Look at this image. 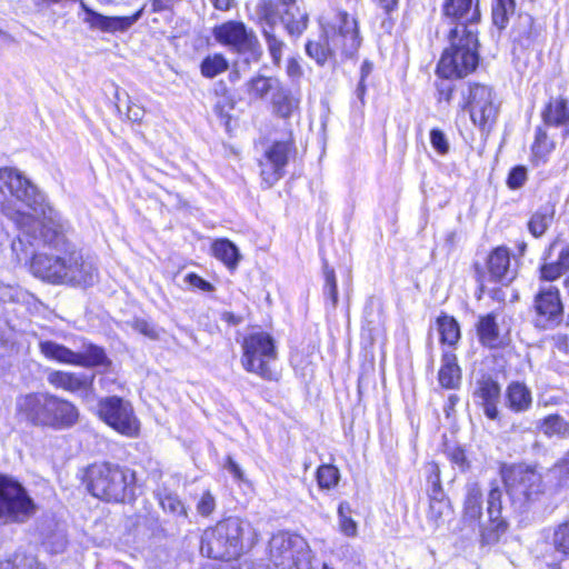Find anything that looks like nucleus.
Here are the masks:
<instances>
[{"mask_svg": "<svg viewBox=\"0 0 569 569\" xmlns=\"http://www.w3.org/2000/svg\"><path fill=\"white\" fill-rule=\"evenodd\" d=\"M0 193L27 209L24 211L4 203L2 212L26 234L34 240L42 239L54 250L33 256L30 269L36 277L52 283L88 286L93 282L96 269L67 240L60 214L21 171L10 167L0 168Z\"/></svg>", "mask_w": 569, "mask_h": 569, "instance_id": "obj_1", "label": "nucleus"}, {"mask_svg": "<svg viewBox=\"0 0 569 569\" xmlns=\"http://www.w3.org/2000/svg\"><path fill=\"white\" fill-rule=\"evenodd\" d=\"M257 540L258 532L249 521L229 517L203 532L200 550L208 558L229 561L240 557Z\"/></svg>", "mask_w": 569, "mask_h": 569, "instance_id": "obj_2", "label": "nucleus"}, {"mask_svg": "<svg viewBox=\"0 0 569 569\" xmlns=\"http://www.w3.org/2000/svg\"><path fill=\"white\" fill-rule=\"evenodd\" d=\"M323 38L319 41H308L307 54L319 66L330 58L352 56L360 46L358 24L353 17L345 11H337L332 17L321 21Z\"/></svg>", "mask_w": 569, "mask_h": 569, "instance_id": "obj_3", "label": "nucleus"}, {"mask_svg": "<svg viewBox=\"0 0 569 569\" xmlns=\"http://www.w3.org/2000/svg\"><path fill=\"white\" fill-rule=\"evenodd\" d=\"M89 492L101 500L123 502L134 496L136 473L118 465H91L86 471Z\"/></svg>", "mask_w": 569, "mask_h": 569, "instance_id": "obj_4", "label": "nucleus"}, {"mask_svg": "<svg viewBox=\"0 0 569 569\" xmlns=\"http://www.w3.org/2000/svg\"><path fill=\"white\" fill-rule=\"evenodd\" d=\"M447 48L437 66V73L443 79L463 78L473 72L479 62L478 39L473 30L453 28L449 33Z\"/></svg>", "mask_w": 569, "mask_h": 569, "instance_id": "obj_5", "label": "nucleus"}, {"mask_svg": "<svg viewBox=\"0 0 569 569\" xmlns=\"http://www.w3.org/2000/svg\"><path fill=\"white\" fill-rule=\"evenodd\" d=\"M37 512V505L24 487L7 476H0V525L22 523Z\"/></svg>", "mask_w": 569, "mask_h": 569, "instance_id": "obj_6", "label": "nucleus"}, {"mask_svg": "<svg viewBox=\"0 0 569 569\" xmlns=\"http://www.w3.org/2000/svg\"><path fill=\"white\" fill-rule=\"evenodd\" d=\"M502 478L508 495L520 505L536 501L545 491L542 475L533 466H509L503 469Z\"/></svg>", "mask_w": 569, "mask_h": 569, "instance_id": "obj_7", "label": "nucleus"}, {"mask_svg": "<svg viewBox=\"0 0 569 569\" xmlns=\"http://www.w3.org/2000/svg\"><path fill=\"white\" fill-rule=\"evenodd\" d=\"M241 348L243 369L263 379H271L270 362L277 358L273 338L263 331L251 332L243 338Z\"/></svg>", "mask_w": 569, "mask_h": 569, "instance_id": "obj_8", "label": "nucleus"}, {"mask_svg": "<svg viewBox=\"0 0 569 569\" xmlns=\"http://www.w3.org/2000/svg\"><path fill=\"white\" fill-rule=\"evenodd\" d=\"M39 349L41 355L48 360L64 365L93 368L106 366L110 362L103 348L84 340L79 350H71L51 340H41Z\"/></svg>", "mask_w": 569, "mask_h": 569, "instance_id": "obj_9", "label": "nucleus"}, {"mask_svg": "<svg viewBox=\"0 0 569 569\" xmlns=\"http://www.w3.org/2000/svg\"><path fill=\"white\" fill-rule=\"evenodd\" d=\"M99 417L111 428L127 437H136L140 423L130 402L119 397H106L99 401Z\"/></svg>", "mask_w": 569, "mask_h": 569, "instance_id": "obj_10", "label": "nucleus"}, {"mask_svg": "<svg viewBox=\"0 0 569 569\" xmlns=\"http://www.w3.org/2000/svg\"><path fill=\"white\" fill-rule=\"evenodd\" d=\"M212 34L218 43L238 53H250L254 58L260 54V46L254 32L241 21L229 20L216 26Z\"/></svg>", "mask_w": 569, "mask_h": 569, "instance_id": "obj_11", "label": "nucleus"}, {"mask_svg": "<svg viewBox=\"0 0 569 569\" xmlns=\"http://www.w3.org/2000/svg\"><path fill=\"white\" fill-rule=\"evenodd\" d=\"M472 122L480 128L492 123L498 114L492 89L485 84L473 83L469 86V93L465 104Z\"/></svg>", "mask_w": 569, "mask_h": 569, "instance_id": "obj_12", "label": "nucleus"}, {"mask_svg": "<svg viewBox=\"0 0 569 569\" xmlns=\"http://www.w3.org/2000/svg\"><path fill=\"white\" fill-rule=\"evenodd\" d=\"M51 393L29 392L17 397L14 415L20 422L34 427H47Z\"/></svg>", "mask_w": 569, "mask_h": 569, "instance_id": "obj_13", "label": "nucleus"}, {"mask_svg": "<svg viewBox=\"0 0 569 569\" xmlns=\"http://www.w3.org/2000/svg\"><path fill=\"white\" fill-rule=\"evenodd\" d=\"M291 146L286 141H277L269 146L260 159V176L266 188L272 187L284 176Z\"/></svg>", "mask_w": 569, "mask_h": 569, "instance_id": "obj_14", "label": "nucleus"}, {"mask_svg": "<svg viewBox=\"0 0 569 569\" xmlns=\"http://www.w3.org/2000/svg\"><path fill=\"white\" fill-rule=\"evenodd\" d=\"M535 323L542 329L558 326L562 319V303L556 287L541 289L535 298Z\"/></svg>", "mask_w": 569, "mask_h": 569, "instance_id": "obj_15", "label": "nucleus"}, {"mask_svg": "<svg viewBox=\"0 0 569 569\" xmlns=\"http://www.w3.org/2000/svg\"><path fill=\"white\" fill-rule=\"evenodd\" d=\"M487 512L489 521L481 528V543L493 545L507 530V522L502 517V491L492 488L488 495Z\"/></svg>", "mask_w": 569, "mask_h": 569, "instance_id": "obj_16", "label": "nucleus"}, {"mask_svg": "<svg viewBox=\"0 0 569 569\" xmlns=\"http://www.w3.org/2000/svg\"><path fill=\"white\" fill-rule=\"evenodd\" d=\"M278 6L272 3H260L258 7L259 23L274 64L281 62L284 48V42L274 33L278 23Z\"/></svg>", "mask_w": 569, "mask_h": 569, "instance_id": "obj_17", "label": "nucleus"}, {"mask_svg": "<svg viewBox=\"0 0 569 569\" xmlns=\"http://www.w3.org/2000/svg\"><path fill=\"white\" fill-rule=\"evenodd\" d=\"M80 7L86 13L83 18V22L89 26V28L99 30L102 32H118L126 31L131 26H133L141 17L142 9L137 11L134 14L129 17H107L103 16L91 8H89L83 1L80 2Z\"/></svg>", "mask_w": 569, "mask_h": 569, "instance_id": "obj_18", "label": "nucleus"}, {"mask_svg": "<svg viewBox=\"0 0 569 569\" xmlns=\"http://www.w3.org/2000/svg\"><path fill=\"white\" fill-rule=\"evenodd\" d=\"M47 380L54 388L79 393L84 400H89L93 396V376L54 370L48 373Z\"/></svg>", "mask_w": 569, "mask_h": 569, "instance_id": "obj_19", "label": "nucleus"}, {"mask_svg": "<svg viewBox=\"0 0 569 569\" xmlns=\"http://www.w3.org/2000/svg\"><path fill=\"white\" fill-rule=\"evenodd\" d=\"M262 3L278 6V21H281L291 37H300L308 27V13L298 0H270Z\"/></svg>", "mask_w": 569, "mask_h": 569, "instance_id": "obj_20", "label": "nucleus"}, {"mask_svg": "<svg viewBox=\"0 0 569 569\" xmlns=\"http://www.w3.org/2000/svg\"><path fill=\"white\" fill-rule=\"evenodd\" d=\"M443 12L462 34L463 29L472 30L471 24L480 19L479 0H446Z\"/></svg>", "mask_w": 569, "mask_h": 569, "instance_id": "obj_21", "label": "nucleus"}, {"mask_svg": "<svg viewBox=\"0 0 569 569\" xmlns=\"http://www.w3.org/2000/svg\"><path fill=\"white\" fill-rule=\"evenodd\" d=\"M293 549L308 551V545L302 537L286 532H279L270 540V552L276 558V565H284V560H293Z\"/></svg>", "mask_w": 569, "mask_h": 569, "instance_id": "obj_22", "label": "nucleus"}, {"mask_svg": "<svg viewBox=\"0 0 569 569\" xmlns=\"http://www.w3.org/2000/svg\"><path fill=\"white\" fill-rule=\"evenodd\" d=\"M79 418L78 409L68 400L51 395L47 427L64 429L73 426Z\"/></svg>", "mask_w": 569, "mask_h": 569, "instance_id": "obj_23", "label": "nucleus"}, {"mask_svg": "<svg viewBox=\"0 0 569 569\" xmlns=\"http://www.w3.org/2000/svg\"><path fill=\"white\" fill-rule=\"evenodd\" d=\"M500 386L492 379H482L478 382L475 398L482 407L487 418L496 420L499 417L498 403L500 400Z\"/></svg>", "mask_w": 569, "mask_h": 569, "instance_id": "obj_24", "label": "nucleus"}, {"mask_svg": "<svg viewBox=\"0 0 569 569\" xmlns=\"http://www.w3.org/2000/svg\"><path fill=\"white\" fill-rule=\"evenodd\" d=\"M487 269L492 281L508 283L515 277L510 268V252L507 248H496L488 257Z\"/></svg>", "mask_w": 569, "mask_h": 569, "instance_id": "obj_25", "label": "nucleus"}, {"mask_svg": "<svg viewBox=\"0 0 569 569\" xmlns=\"http://www.w3.org/2000/svg\"><path fill=\"white\" fill-rule=\"evenodd\" d=\"M499 312L492 311L487 315L479 316L476 325L477 335L482 346L488 348H497L501 343L500 329L498 326Z\"/></svg>", "mask_w": 569, "mask_h": 569, "instance_id": "obj_26", "label": "nucleus"}, {"mask_svg": "<svg viewBox=\"0 0 569 569\" xmlns=\"http://www.w3.org/2000/svg\"><path fill=\"white\" fill-rule=\"evenodd\" d=\"M271 104L277 116L288 119L299 112L300 94L278 86L272 92Z\"/></svg>", "mask_w": 569, "mask_h": 569, "instance_id": "obj_27", "label": "nucleus"}, {"mask_svg": "<svg viewBox=\"0 0 569 569\" xmlns=\"http://www.w3.org/2000/svg\"><path fill=\"white\" fill-rule=\"evenodd\" d=\"M438 381L446 389H458L461 385V369L457 356L452 351L442 353Z\"/></svg>", "mask_w": 569, "mask_h": 569, "instance_id": "obj_28", "label": "nucleus"}, {"mask_svg": "<svg viewBox=\"0 0 569 569\" xmlns=\"http://www.w3.org/2000/svg\"><path fill=\"white\" fill-rule=\"evenodd\" d=\"M545 122L559 127L565 136H569V99H556L551 101L543 112Z\"/></svg>", "mask_w": 569, "mask_h": 569, "instance_id": "obj_29", "label": "nucleus"}, {"mask_svg": "<svg viewBox=\"0 0 569 569\" xmlns=\"http://www.w3.org/2000/svg\"><path fill=\"white\" fill-rule=\"evenodd\" d=\"M506 401L513 412L527 411L532 403L531 391L521 382H511L506 391Z\"/></svg>", "mask_w": 569, "mask_h": 569, "instance_id": "obj_30", "label": "nucleus"}, {"mask_svg": "<svg viewBox=\"0 0 569 569\" xmlns=\"http://www.w3.org/2000/svg\"><path fill=\"white\" fill-rule=\"evenodd\" d=\"M451 516V507L439 487H435L430 496L427 518L435 528L440 527Z\"/></svg>", "mask_w": 569, "mask_h": 569, "instance_id": "obj_31", "label": "nucleus"}, {"mask_svg": "<svg viewBox=\"0 0 569 569\" xmlns=\"http://www.w3.org/2000/svg\"><path fill=\"white\" fill-rule=\"evenodd\" d=\"M555 209L552 206L546 204L540 207L528 221L529 232L533 237H541L553 221Z\"/></svg>", "mask_w": 569, "mask_h": 569, "instance_id": "obj_32", "label": "nucleus"}, {"mask_svg": "<svg viewBox=\"0 0 569 569\" xmlns=\"http://www.w3.org/2000/svg\"><path fill=\"white\" fill-rule=\"evenodd\" d=\"M437 327L442 343L455 346L460 337V327L458 321L448 315H442L437 319Z\"/></svg>", "mask_w": 569, "mask_h": 569, "instance_id": "obj_33", "label": "nucleus"}, {"mask_svg": "<svg viewBox=\"0 0 569 569\" xmlns=\"http://www.w3.org/2000/svg\"><path fill=\"white\" fill-rule=\"evenodd\" d=\"M481 502L482 495L477 486L468 488L467 497L463 506V520L469 522H476L481 517Z\"/></svg>", "mask_w": 569, "mask_h": 569, "instance_id": "obj_34", "label": "nucleus"}, {"mask_svg": "<svg viewBox=\"0 0 569 569\" xmlns=\"http://www.w3.org/2000/svg\"><path fill=\"white\" fill-rule=\"evenodd\" d=\"M538 428L547 437H569V422L559 415L547 416L538 423Z\"/></svg>", "mask_w": 569, "mask_h": 569, "instance_id": "obj_35", "label": "nucleus"}, {"mask_svg": "<svg viewBox=\"0 0 569 569\" xmlns=\"http://www.w3.org/2000/svg\"><path fill=\"white\" fill-rule=\"evenodd\" d=\"M212 252L229 268H234L239 261L238 248L227 239L216 240L212 244Z\"/></svg>", "mask_w": 569, "mask_h": 569, "instance_id": "obj_36", "label": "nucleus"}, {"mask_svg": "<svg viewBox=\"0 0 569 569\" xmlns=\"http://www.w3.org/2000/svg\"><path fill=\"white\" fill-rule=\"evenodd\" d=\"M553 148L555 143L548 138L547 133L541 129H538L531 148L532 161L536 166L545 163Z\"/></svg>", "mask_w": 569, "mask_h": 569, "instance_id": "obj_37", "label": "nucleus"}, {"mask_svg": "<svg viewBox=\"0 0 569 569\" xmlns=\"http://www.w3.org/2000/svg\"><path fill=\"white\" fill-rule=\"evenodd\" d=\"M229 67L227 59L221 53H214L207 56L201 64L200 71L204 78L212 79L222 72H224Z\"/></svg>", "mask_w": 569, "mask_h": 569, "instance_id": "obj_38", "label": "nucleus"}, {"mask_svg": "<svg viewBox=\"0 0 569 569\" xmlns=\"http://www.w3.org/2000/svg\"><path fill=\"white\" fill-rule=\"evenodd\" d=\"M515 12V0L492 1V22L499 29H505L509 17Z\"/></svg>", "mask_w": 569, "mask_h": 569, "instance_id": "obj_39", "label": "nucleus"}, {"mask_svg": "<svg viewBox=\"0 0 569 569\" xmlns=\"http://www.w3.org/2000/svg\"><path fill=\"white\" fill-rule=\"evenodd\" d=\"M549 477L558 487H569V450L549 469Z\"/></svg>", "mask_w": 569, "mask_h": 569, "instance_id": "obj_40", "label": "nucleus"}, {"mask_svg": "<svg viewBox=\"0 0 569 569\" xmlns=\"http://www.w3.org/2000/svg\"><path fill=\"white\" fill-rule=\"evenodd\" d=\"M278 87V81L272 78L258 76L248 82L249 94L256 98H263L269 91H274Z\"/></svg>", "mask_w": 569, "mask_h": 569, "instance_id": "obj_41", "label": "nucleus"}, {"mask_svg": "<svg viewBox=\"0 0 569 569\" xmlns=\"http://www.w3.org/2000/svg\"><path fill=\"white\" fill-rule=\"evenodd\" d=\"M351 509L348 502H341L338 507L339 527L347 537H356L358 532L357 522L350 517Z\"/></svg>", "mask_w": 569, "mask_h": 569, "instance_id": "obj_42", "label": "nucleus"}, {"mask_svg": "<svg viewBox=\"0 0 569 569\" xmlns=\"http://www.w3.org/2000/svg\"><path fill=\"white\" fill-rule=\"evenodd\" d=\"M339 476V470L332 465H322L317 470V481L322 489L336 487Z\"/></svg>", "mask_w": 569, "mask_h": 569, "instance_id": "obj_43", "label": "nucleus"}, {"mask_svg": "<svg viewBox=\"0 0 569 569\" xmlns=\"http://www.w3.org/2000/svg\"><path fill=\"white\" fill-rule=\"evenodd\" d=\"M159 502L164 511L173 516H187L184 505L176 493H159Z\"/></svg>", "mask_w": 569, "mask_h": 569, "instance_id": "obj_44", "label": "nucleus"}, {"mask_svg": "<svg viewBox=\"0 0 569 569\" xmlns=\"http://www.w3.org/2000/svg\"><path fill=\"white\" fill-rule=\"evenodd\" d=\"M0 569H44L33 558L16 555L12 559L0 561Z\"/></svg>", "mask_w": 569, "mask_h": 569, "instance_id": "obj_45", "label": "nucleus"}, {"mask_svg": "<svg viewBox=\"0 0 569 569\" xmlns=\"http://www.w3.org/2000/svg\"><path fill=\"white\" fill-rule=\"evenodd\" d=\"M552 542L557 551L569 556V522H563L555 529Z\"/></svg>", "mask_w": 569, "mask_h": 569, "instance_id": "obj_46", "label": "nucleus"}, {"mask_svg": "<svg viewBox=\"0 0 569 569\" xmlns=\"http://www.w3.org/2000/svg\"><path fill=\"white\" fill-rule=\"evenodd\" d=\"M216 509V498L210 490H206L201 493L200 498L196 503L197 512L202 517H209Z\"/></svg>", "mask_w": 569, "mask_h": 569, "instance_id": "obj_47", "label": "nucleus"}, {"mask_svg": "<svg viewBox=\"0 0 569 569\" xmlns=\"http://www.w3.org/2000/svg\"><path fill=\"white\" fill-rule=\"evenodd\" d=\"M430 142L432 148L439 154H446L449 150V143L446 138V134L439 129H432L430 131Z\"/></svg>", "mask_w": 569, "mask_h": 569, "instance_id": "obj_48", "label": "nucleus"}, {"mask_svg": "<svg viewBox=\"0 0 569 569\" xmlns=\"http://www.w3.org/2000/svg\"><path fill=\"white\" fill-rule=\"evenodd\" d=\"M447 457L449 460L459 467L461 470H466L468 468V460L465 453V450L458 446L448 447L446 450Z\"/></svg>", "mask_w": 569, "mask_h": 569, "instance_id": "obj_49", "label": "nucleus"}, {"mask_svg": "<svg viewBox=\"0 0 569 569\" xmlns=\"http://www.w3.org/2000/svg\"><path fill=\"white\" fill-rule=\"evenodd\" d=\"M566 270L558 263V261L545 263L541 269V279L547 281H553L562 276Z\"/></svg>", "mask_w": 569, "mask_h": 569, "instance_id": "obj_50", "label": "nucleus"}, {"mask_svg": "<svg viewBox=\"0 0 569 569\" xmlns=\"http://www.w3.org/2000/svg\"><path fill=\"white\" fill-rule=\"evenodd\" d=\"M326 277V284H325V293L328 295L332 301L333 305L337 303L338 300V288H337V280L335 276V271L326 270L325 271Z\"/></svg>", "mask_w": 569, "mask_h": 569, "instance_id": "obj_51", "label": "nucleus"}, {"mask_svg": "<svg viewBox=\"0 0 569 569\" xmlns=\"http://www.w3.org/2000/svg\"><path fill=\"white\" fill-rule=\"evenodd\" d=\"M527 179V171L523 167L513 168L508 177V186L511 189H518L523 186Z\"/></svg>", "mask_w": 569, "mask_h": 569, "instance_id": "obj_52", "label": "nucleus"}, {"mask_svg": "<svg viewBox=\"0 0 569 569\" xmlns=\"http://www.w3.org/2000/svg\"><path fill=\"white\" fill-rule=\"evenodd\" d=\"M184 281L189 286H191L193 288H198L202 291L209 292V291L213 290V286L210 282L206 281L204 279H202L201 277H199L196 273H188L184 278Z\"/></svg>", "mask_w": 569, "mask_h": 569, "instance_id": "obj_53", "label": "nucleus"}, {"mask_svg": "<svg viewBox=\"0 0 569 569\" xmlns=\"http://www.w3.org/2000/svg\"><path fill=\"white\" fill-rule=\"evenodd\" d=\"M133 328L140 333L153 339L158 336L156 328L143 319H136L133 322Z\"/></svg>", "mask_w": 569, "mask_h": 569, "instance_id": "obj_54", "label": "nucleus"}, {"mask_svg": "<svg viewBox=\"0 0 569 569\" xmlns=\"http://www.w3.org/2000/svg\"><path fill=\"white\" fill-rule=\"evenodd\" d=\"M438 101L449 103L453 92V86L450 82L441 81L437 86Z\"/></svg>", "mask_w": 569, "mask_h": 569, "instance_id": "obj_55", "label": "nucleus"}, {"mask_svg": "<svg viewBox=\"0 0 569 569\" xmlns=\"http://www.w3.org/2000/svg\"><path fill=\"white\" fill-rule=\"evenodd\" d=\"M143 114H144L143 108L137 103L132 102L127 108V117L129 120H131L133 122L140 121L143 117Z\"/></svg>", "mask_w": 569, "mask_h": 569, "instance_id": "obj_56", "label": "nucleus"}, {"mask_svg": "<svg viewBox=\"0 0 569 569\" xmlns=\"http://www.w3.org/2000/svg\"><path fill=\"white\" fill-rule=\"evenodd\" d=\"M287 73L292 79L301 77L302 69H301L299 62L296 59L291 58V59L288 60Z\"/></svg>", "mask_w": 569, "mask_h": 569, "instance_id": "obj_57", "label": "nucleus"}, {"mask_svg": "<svg viewBox=\"0 0 569 569\" xmlns=\"http://www.w3.org/2000/svg\"><path fill=\"white\" fill-rule=\"evenodd\" d=\"M557 261L566 271L569 270V243L561 248Z\"/></svg>", "mask_w": 569, "mask_h": 569, "instance_id": "obj_58", "label": "nucleus"}, {"mask_svg": "<svg viewBox=\"0 0 569 569\" xmlns=\"http://www.w3.org/2000/svg\"><path fill=\"white\" fill-rule=\"evenodd\" d=\"M226 468L236 479H242V471L231 457L227 458Z\"/></svg>", "mask_w": 569, "mask_h": 569, "instance_id": "obj_59", "label": "nucleus"}, {"mask_svg": "<svg viewBox=\"0 0 569 569\" xmlns=\"http://www.w3.org/2000/svg\"><path fill=\"white\" fill-rule=\"evenodd\" d=\"M459 402V397L456 395H450L448 397L447 402L443 406V411L447 417H450L451 412L455 410V407Z\"/></svg>", "mask_w": 569, "mask_h": 569, "instance_id": "obj_60", "label": "nucleus"}, {"mask_svg": "<svg viewBox=\"0 0 569 569\" xmlns=\"http://www.w3.org/2000/svg\"><path fill=\"white\" fill-rule=\"evenodd\" d=\"M210 2L220 11H227L231 8V0H210Z\"/></svg>", "mask_w": 569, "mask_h": 569, "instance_id": "obj_61", "label": "nucleus"}, {"mask_svg": "<svg viewBox=\"0 0 569 569\" xmlns=\"http://www.w3.org/2000/svg\"><path fill=\"white\" fill-rule=\"evenodd\" d=\"M173 0H153L152 7L154 11H161L168 9Z\"/></svg>", "mask_w": 569, "mask_h": 569, "instance_id": "obj_62", "label": "nucleus"}, {"mask_svg": "<svg viewBox=\"0 0 569 569\" xmlns=\"http://www.w3.org/2000/svg\"><path fill=\"white\" fill-rule=\"evenodd\" d=\"M381 8L389 11L393 9V7L397 4L398 0H375Z\"/></svg>", "mask_w": 569, "mask_h": 569, "instance_id": "obj_63", "label": "nucleus"}, {"mask_svg": "<svg viewBox=\"0 0 569 569\" xmlns=\"http://www.w3.org/2000/svg\"><path fill=\"white\" fill-rule=\"evenodd\" d=\"M371 63H369L368 61H365L361 66V79L365 80V78L370 73L371 71Z\"/></svg>", "mask_w": 569, "mask_h": 569, "instance_id": "obj_64", "label": "nucleus"}]
</instances>
